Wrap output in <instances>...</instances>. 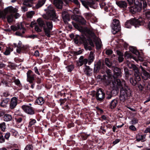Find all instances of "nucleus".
<instances>
[{"instance_id":"obj_1","label":"nucleus","mask_w":150,"mask_h":150,"mask_svg":"<svg viewBox=\"0 0 150 150\" xmlns=\"http://www.w3.org/2000/svg\"><path fill=\"white\" fill-rule=\"evenodd\" d=\"M116 83L118 86H120V100L124 102L131 96V91L130 88L125 85L124 80L121 82L120 79H117L115 81V83Z\"/></svg>"},{"instance_id":"obj_2","label":"nucleus","mask_w":150,"mask_h":150,"mask_svg":"<svg viewBox=\"0 0 150 150\" xmlns=\"http://www.w3.org/2000/svg\"><path fill=\"white\" fill-rule=\"evenodd\" d=\"M18 9L10 6L5 8L1 13V17L5 18L6 17L7 21L8 23L12 22L13 21V16L12 13L17 12Z\"/></svg>"},{"instance_id":"obj_3","label":"nucleus","mask_w":150,"mask_h":150,"mask_svg":"<svg viewBox=\"0 0 150 150\" xmlns=\"http://www.w3.org/2000/svg\"><path fill=\"white\" fill-rule=\"evenodd\" d=\"M45 11L46 13L42 15L44 19L53 20L54 19L57 18L55 10L52 6L49 5L46 9H45Z\"/></svg>"},{"instance_id":"obj_4","label":"nucleus","mask_w":150,"mask_h":150,"mask_svg":"<svg viewBox=\"0 0 150 150\" xmlns=\"http://www.w3.org/2000/svg\"><path fill=\"white\" fill-rule=\"evenodd\" d=\"M106 73L107 75V77L110 79V81L112 80V79L113 78L114 80V82L115 83V81L117 79H116L115 78L120 77L122 76V72L121 69L117 67H115L114 69V75H112L111 70L109 69H108L106 71Z\"/></svg>"},{"instance_id":"obj_5","label":"nucleus","mask_w":150,"mask_h":150,"mask_svg":"<svg viewBox=\"0 0 150 150\" xmlns=\"http://www.w3.org/2000/svg\"><path fill=\"white\" fill-rule=\"evenodd\" d=\"M143 23L142 18H139L137 19L130 20L127 21L125 23L126 28H130L133 25L135 28L138 27Z\"/></svg>"},{"instance_id":"obj_6","label":"nucleus","mask_w":150,"mask_h":150,"mask_svg":"<svg viewBox=\"0 0 150 150\" xmlns=\"http://www.w3.org/2000/svg\"><path fill=\"white\" fill-rule=\"evenodd\" d=\"M111 27L112 33L114 34H116L120 29V26L119 21L117 19H114L111 25Z\"/></svg>"},{"instance_id":"obj_7","label":"nucleus","mask_w":150,"mask_h":150,"mask_svg":"<svg viewBox=\"0 0 150 150\" xmlns=\"http://www.w3.org/2000/svg\"><path fill=\"white\" fill-rule=\"evenodd\" d=\"M99 0H81V2L83 6L87 8H88V6L91 8H95L96 7V2Z\"/></svg>"},{"instance_id":"obj_8","label":"nucleus","mask_w":150,"mask_h":150,"mask_svg":"<svg viewBox=\"0 0 150 150\" xmlns=\"http://www.w3.org/2000/svg\"><path fill=\"white\" fill-rule=\"evenodd\" d=\"M53 25L51 22L47 21L46 22V25L43 28V30L46 36L48 37H50V31L52 29Z\"/></svg>"},{"instance_id":"obj_9","label":"nucleus","mask_w":150,"mask_h":150,"mask_svg":"<svg viewBox=\"0 0 150 150\" xmlns=\"http://www.w3.org/2000/svg\"><path fill=\"white\" fill-rule=\"evenodd\" d=\"M105 93L101 88L97 90L96 94V97L97 100L98 101H102L105 98Z\"/></svg>"},{"instance_id":"obj_10","label":"nucleus","mask_w":150,"mask_h":150,"mask_svg":"<svg viewBox=\"0 0 150 150\" xmlns=\"http://www.w3.org/2000/svg\"><path fill=\"white\" fill-rule=\"evenodd\" d=\"M22 108L23 110L28 114L32 115L35 113V112L33 108L28 105H23Z\"/></svg>"},{"instance_id":"obj_11","label":"nucleus","mask_w":150,"mask_h":150,"mask_svg":"<svg viewBox=\"0 0 150 150\" xmlns=\"http://www.w3.org/2000/svg\"><path fill=\"white\" fill-rule=\"evenodd\" d=\"M84 47L85 49L86 50H91L92 49L91 47L89 46V44L91 46L94 47V45L93 40L90 38L88 39L84 42Z\"/></svg>"},{"instance_id":"obj_12","label":"nucleus","mask_w":150,"mask_h":150,"mask_svg":"<svg viewBox=\"0 0 150 150\" xmlns=\"http://www.w3.org/2000/svg\"><path fill=\"white\" fill-rule=\"evenodd\" d=\"M129 50L135 54L137 56V58L136 57L131 56L129 54H128L126 55V56L128 57H129L130 58H132L136 61H138V59L140 60V59H139V52L136 50L133 47H131L130 48Z\"/></svg>"},{"instance_id":"obj_13","label":"nucleus","mask_w":150,"mask_h":150,"mask_svg":"<svg viewBox=\"0 0 150 150\" xmlns=\"http://www.w3.org/2000/svg\"><path fill=\"white\" fill-rule=\"evenodd\" d=\"M18 99L16 97H13L11 100L9 108L11 109L15 108L17 105Z\"/></svg>"},{"instance_id":"obj_14","label":"nucleus","mask_w":150,"mask_h":150,"mask_svg":"<svg viewBox=\"0 0 150 150\" xmlns=\"http://www.w3.org/2000/svg\"><path fill=\"white\" fill-rule=\"evenodd\" d=\"M62 16L63 21L65 24H68V21L70 20L69 16L68 13L66 11H63L62 13Z\"/></svg>"},{"instance_id":"obj_15","label":"nucleus","mask_w":150,"mask_h":150,"mask_svg":"<svg viewBox=\"0 0 150 150\" xmlns=\"http://www.w3.org/2000/svg\"><path fill=\"white\" fill-rule=\"evenodd\" d=\"M112 90L111 92H110L112 94H113V95L114 96H115L119 92V88H120V86H118L117 83H116L113 82V81L112 82Z\"/></svg>"},{"instance_id":"obj_16","label":"nucleus","mask_w":150,"mask_h":150,"mask_svg":"<svg viewBox=\"0 0 150 150\" xmlns=\"http://www.w3.org/2000/svg\"><path fill=\"white\" fill-rule=\"evenodd\" d=\"M146 135L145 134L142 135L140 134H138L136 136V139L135 141L137 142H139L141 141L142 142H145L146 141Z\"/></svg>"},{"instance_id":"obj_17","label":"nucleus","mask_w":150,"mask_h":150,"mask_svg":"<svg viewBox=\"0 0 150 150\" xmlns=\"http://www.w3.org/2000/svg\"><path fill=\"white\" fill-rule=\"evenodd\" d=\"M142 9L140 7H138L136 5L130 6L129 7V11L133 14L140 11L142 10Z\"/></svg>"},{"instance_id":"obj_18","label":"nucleus","mask_w":150,"mask_h":150,"mask_svg":"<svg viewBox=\"0 0 150 150\" xmlns=\"http://www.w3.org/2000/svg\"><path fill=\"white\" fill-rule=\"evenodd\" d=\"M54 4L58 8L62 9V8L63 2L61 0H54Z\"/></svg>"},{"instance_id":"obj_19","label":"nucleus","mask_w":150,"mask_h":150,"mask_svg":"<svg viewBox=\"0 0 150 150\" xmlns=\"http://www.w3.org/2000/svg\"><path fill=\"white\" fill-rule=\"evenodd\" d=\"M133 70L134 71L135 79L137 81H140L141 79V75L138 68L136 67Z\"/></svg>"},{"instance_id":"obj_20","label":"nucleus","mask_w":150,"mask_h":150,"mask_svg":"<svg viewBox=\"0 0 150 150\" xmlns=\"http://www.w3.org/2000/svg\"><path fill=\"white\" fill-rule=\"evenodd\" d=\"M117 5L120 8H125L127 6V4L125 1H121L116 2Z\"/></svg>"},{"instance_id":"obj_21","label":"nucleus","mask_w":150,"mask_h":150,"mask_svg":"<svg viewBox=\"0 0 150 150\" xmlns=\"http://www.w3.org/2000/svg\"><path fill=\"white\" fill-rule=\"evenodd\" d=\"M101 65V62L100 60L98 62L94 64V72L95 73L98 72L100 70Z\"/></svg>"},{"instance_id":"obj_22","label":"nucleus","mask_w":150,"mask_h":150,"mask_svg":"<svg viewBox=\"0 0 150 150\" xmlns=\"http://www.w3.org/2000/svg\"><path fill=\"white\" fill-rule=\"evenodd\" d=\"M118 101L117 99H115L112 100L110 103V107L111 109L115 108L118 104Z\"/></svg>"},{"instance_id":"obj_23","label":"nucleus","mask_w":150,"mask_h":150,"mask_svg":"<svg viewBox=\"0 0 150 150\" xmlns=\"http://www.w3.org/2000/svg\"><path fill=\"white\" fill-rule=\"evenodd\" d=\"M94 56L95 55L93 53L92 51L91 52L88 57V64L89 65H90L93 62L94 59Z\"/></svg>"},{"instance_id":"obj_24","label":"nucleus","mask_w":150,"mask_h":150,"mask_svg":"<svg viewBox=\"0 0 150 150\" xmlns=\"http://www.w3.org/2000/svg\"><path fill=\"white\" fill-rule=\"evenodd\" d=\"M34 0H23V4L28 7H31L32 6L33 1Z\"/></svg>"},{"instance_id":"obj_25","label":"nucleus","mask_w":150,"mask_h":150,"mask_svg":"<svg viewBox=\"0 0 150 150\" xmlns=\"http://www.w3.org/2000/svg\"><path fill=\"white\" fill-rule=\"evenodd\" d=\"M10 99L8 98H6L2 100L0 103L1 106L3 107H6L9 102Z\"/></svg>"},{"instance_id":"obj_26","label":"nucleus","mask_w":150,"mask_h":150,"mask_svg":"<svg viewBox=\"0 0 150 150\" xmlns=\"http://www.w3.org/2000/svg\"><path fill=\"white\" fill-rule=\"evenodd\" d=\"M46 0H39L36 5L35 7L38 8L42 7L45 3Z\"/></svg>"},{"instance_id":"obj_27","label":"nucleus","mask_w":150,"mask_h":150,"mask_svg":"<svg viewBox=\"0 0 150 150\" xmlns=\"http://www.w3.org/2000/svg\"><path fill=\"white\" fill-rule=\"evenodd\" d=\"M143 76H142V78L145 80H147L150 77V75L149 73L145 70L142 72Z\"/></svg>"},{"instance_id":"obj_28","label":"nucleus","mask_w":150,"mask_h":150,"mask_svg":"<svg viewBox=\"0 0 150 150\" xmlns=\"http://www.w3.org/2000/svg\"><path fill=\"white\" fill-rule=\"evenodd\" d=\"M23 45H22V43L21 41H19L18 43L17 46V48L16 49L17 52L19 53H20L21 52V51L23 49Z\"/></svg>"},{"instance_id":"obj_29","label":"nucleus","mask_w":150,"mask_h":150,"mask_svg":"<svg viewBox=\"0 0 150 150\" xmlns=\"http://www.w3.org/2000/svg\"><path fill=\"white\" fill-rule=\"evenodd\" d=\"M92 71V69L89 66H87L84 70V73L86 75L90 76L91 73Z\"/></svg>"},{"instance_id":"obj_30","label":"nucleus","mask_w":150,"mask_h":150,"mask_svg":"<svg viewBox=\"0 0 150 150\" xmlns=\"http://www.w3.org/2000/svg\"><path fill=\"white\" fill-rule=\"evenodd\" d=\"M45 102V100L44 98L42 97L38 98L36 100L35 103L38 104L42 105Z\"/></svg>"},{"instance_id":"obj_31","label":"nucleus","mask_w":150,"mask_h":150,"mask_svg":"<svg viewBox=\"0 0 150 150\" xmlns=\"http://www.w3.org/2000/svg\"><path fill=\"white\" fill-rule=\"evenodd\" d=\"M37 21L38 25L41 27H43L45 25V23L41 18H38L37 20Z\"/></svg>"},{"instance_id":"obj_32","label":"nucleus","mask_w":150,"mask_h":150,"mask_svg":"<svg viewBox=\"0 0 150 150\" xmlns=\"http://www.w3.org/2000/svg\"><path fill=\"white\" fill-rule=\"evenodd\" d=\"M4 120L6 121H9L11 120L12 117L11 115L8 114H5L3 117Z\"/></svg>"},{"instance_id":"obj_33","label":"nucleus","mask_w":150,"mask_h":150,"mask_svg":"<svg viewBox=\"0 0 150 150\" xmlns=\"http://www.w3.org/2000/svg\"><path fill=\"white\" fill-rule=\"evenodd\" d=\"M134 3L135 5L138 7L142 8V1L141 0H134Z\"/></svg>"},{"instance_id":"obj_34","label":"nucleus","mask_w":150,"mask_h":150,"mask_svg":"<svg viewBox=\"0 0 150 150\" xmlns=\"http://www.w3.org/2000/svg\"><path fill=\"white\" fill-rule=\"evenodd\" d=\"M105 63L106 65L109 67L112 66V61L108 58H106L105 59Z\"/></svg>"},{"instance_id":"obj_35","label":"nucleus","mask_w":150,"mask_h":150,"mask_svg":"<svg viewBox=\"0 0 150 150\" xmlns=\"http://www.w3.org/2000/svg\"><path fill=\"white\" fill-rule=\"evenodd\" d=\"M118 55V60L119 62H121L123 60L124 58L123 57V54L120 52H117Z\"/></svg>"},{"instance_id":"obj_36","label":"nucleus","mask_w":150,"mask_h":150,"mask_svg":"<svg viewBox=\"0 0 150 150\" xmlns=\"http://www.w3.org/2000/svg\"><path fill=\"white\" fill-rule=\"evenodd\" d=\"M100 5L101 8H104L105 11H107L108 9V5L105 2H102L100 3Z\"/></svg>"},{"instance_id":"obj_37","label":"nucleus","mask_w":150,"mask_h":150,"mask_svg":"<svg viewBox=\"0 0 150 150\" xmlns=\"http://www.w3.org/2000/svg\"><path fill=\"white\" fill-rule=\"evenodd\" d=\"M13 50V48L8 47L7 48L5 52L4 53L5 55H9L11 52H12Z\"/></svg>"},{"instance_id":"obj_38","label":"nucleus","mask_w":150,"mask_h":150,"mask_svg":"<svg viewBox=\"0 0 150 150\" xmlns=\"http://www.w3.org/2000/svg\"><path fill=\"white\" fill-rule=\"evenodd\" d=\"M86 32L89 35L93 36L94 35V33L93 30L91 29H89L88 28H86L85 29Z\"/></svg>"},{"instance_id":"obj_39","label":"nucleus","mask_w":150,"mask_h":150,"mask_svg":"<svg viewBox=\"0 0 150 150\" xmlns=\"http://www.w3.org/2000/svg\"><path fill=\"white\" fill-rule=\"evenodd\" d=\"M127 65L129 68L132 69L133 70L136 67L135 65L129 62H127Z\"/></svg>"},{"instance_id":"obj_40","label":"nucleus","mask_w":150,"mask_h":150,"mask_svg":"<svg viewBox=\"0 0 150 150\" xmlns=\"http://www.w3.org/2000/svg\"><path fill=\"white\" fill-rule=\"evenodd\" d=\"M36 122V121L35 119H30V121L29 122L28 127H31L33 125H34Z\"/></svg>"},{"instance_id":"obj_41","label":"nucleus","mask_w":150,"mask_h":150,"mask_svg":"<svg viewBox=\"0 0 150 150\" xmlns=\"http://www.w3.org/2000/svg\"><path fill=\"white\" fill-rule=\"evenodd\" d=\"M78 22L81 23L82 25L85 24L86 23V21L84 18L81 16H80Z\"/></svg>"},{"instance_id":"obj_42","label":"nucleus","mask_w":150,"mask_h":150,"mask_svg":"<svg viewBox=\"0 0 150 150\" xmlns=\"http://www.w3.org/2000/svg\"><path fill=\"white\" fill-rule=\"evenodd\" d=\"M124 70L125 74L126 79H127L130 74H129V70L127 68H125L124 69Z\"/></svg>"},{"instance_id":"obj_43","label":"nucleus","mask_w":150,"mask_h":150,"mask_svg":"<svg viewBox=\"0 0 150 150\" xmlns=\"http://www.w3.org/2000/svg\"><path fill=\"white\" fill-rule=\"evenodd\" d=\"M130 83L133 86H135L137 83V81H137L135 78V80H134L133 78H131L129 80Z\"/></svg>"},{"instance_id":"obj_44","label":"nucleus","mask_w":150,"mask_h":150,"mask_svg":"<svg viewBox=\"0 0 150 150\" xmlns=\"http://www.w3.org/2000/svg\"><path fill=\"white\" fill-rule=\"evenodd\" d=\"M35 13L34 11H29L27 13V16L28 18H31Z\"/></svg>"},{"instance_id":"obj_45","label":"nucleus","mask_w":150,"mask_h":150,"mask_svg":"<svg viewBox=\"0 0 150 150\" xmlns=\"http://www.w3.org/2000/svg\"><path fill=\"white\" fill-rule=\"evenodd\" d=\"M2 83L3 84V85L7 87H11V84L10 83H8L6 81L4 80H3L2 81Z\"/></svg>"},{"instance_id":"obj_46","label":"nucleus","mask_w":150,"mask_h":150,"mask_svg":"<svg viewBox=\"0 0 150 150\" xmlns=\"http://www.w3.org/2000/svg\"><path fill=\"white\" fill-rule=\"evenodd\" d=\"M79 17L80 16L76 15H72L71 16L72 19L77 21L79 20Z\"/></svg>"},{"instance_id":"obj_47","label":"nucleus","mask_w":150,"mask_h":150,"mask_svg":"<svg viewBox=\"0 0 150 150\" xmlns=\"http://www.w3.org/2000/svg\"><path fill=\"white\" fill-rule=\"evenodd\" d=\"M142 84L144 85V86H145L146 85V88L147 89L149 90L150 89V83H149L147 82H145L144 81L142 83Z\"/></svg>"},{"instance_id":"obj_48","label":"nucleus","mask_w":150,"mask_h":150,"mask_svg":"<svg viewBox=\"0 0 150 150\" xmlns=\"http://www.w3.org/2000/svg\"><path fill=\"white\" fill-rule=\"evenodd\" d=\"M34 80V75L29 77L27 78V80L30 83H33V81Z\"/></svg>"},{"instance_id":"obj_49","label":"nucleus","mask_w":150,"mask_h":150,"mask_svg":"<svg viewBox=\"0 0 150 150\" xmlns=\"http://www.w3.org/2000/svg\"><path fill=\"white\" fill-rule=\"evenodd\" d=\"M67 71L69 72H71L74 69V67L72 65H69L66 67Z\"/></svg>"},{"instance_id":"obj_50","label":"nucleus","mask_w":150,"mask_h":150,"mask_svg":"<svg viewBox=\"0 0 150 150\" xmlns=\"http://www.w3.org/2000/svg\"><path fill=\"white\" fill-rule=\"evenodd\" d=\"M10 132H11L12 135L14 136H16L18 133L17 131L13 129H11Z\"/></svg>"},{"instance_id":"obj_51","label":"nucleus","mask_w":150,"mask_h":150,"mask_svg":"<svg viewBox=\"0 0 150 150\" xmlns=\"http://www.w3.org/2000/svg\"><path fill=\"white\" fill-rule=\"evenodd\" d=\"M5 139L2 133H0V143H1L5 142Z\"/></svg>"},{"instance_id":"obj_52","label":"nucleus","mask_w":150,"mask_h":150,"mask_svg":"<svg viewBox=\"0 0 150 150\" xmlns=\"http://www.w3.org/2000/svg\"><path fill=\"white\" fill-rule=\"evenodd\" d=\"M106 99L109 100L112 97V94L110 92H107V93Z\"/></svg>"},{"instance_id":"obj_53","label":"nucleus","mask_w":150,"mask_h":150,"mask_svg":"<svg viewBox=\"0 0 150 150\" xmlns=\"http://www.w3.org/2000/svg\"><path fill=\"white\" fill-rule=\"evenodd\" d=\"M16 25L17 26L18 29H24V26H23V24L22 23H20L17 24H16Z\"/></svg>"},{"instance_id":"obj_54","label":"nucleus","mask_w":150,"mask_h":150,"mask_svg":"<svg viewBox=\"0 0 150 150\" xmlns=\"http://www.w3.org/2000/svg\"><path fill=\"white\" fill-rule=\"evenodd\" d=\"M137 87L140 91H142L144 88V86L140 83H137Z\"/></svg>"},{"instance_id":"obj_55","label":"nucleus","mask_w":150,"mask_h":150,"mask_svg":"<svg viewBox=\"0 0 150 150\" xmlns=\"http://www.w3.org/2000/svg\"><path fill=\"white\" fill-rule=\"evenodd\" d=\"M14 82L16 85L18 86H20L21 85L20 80L18 79L15 80Z\"/></svg>"},{"instance_id":"obj_56","label":"nucleus","mask_w":150,"mask_h":150,"mask_svg":"<svg viewBox=\"0 0 150 150\" xmlns=\"http://www.w3.org/2000/svg\"><path fill=\"white\" fill-rule=\"evenodd\" d=\"M27 78L32 76L33 75L32 71L30 70L28 71L27 73Z\"/></svg>"},{"instance_id":"obj_57","label":"nucleus","mask_w":150,"mask_h":150,"mask_svg":"<svg viewBox=\"0 0 150 150\" xmlns=\"http://www.w3.org/2000/svg\"><path fill=\"white\" fill-rule=\"evenodd\" d=\"M12 13L13 14V17H14L16 19L18 18L20 16V14L18 13H17V12Z\"/></svg>"},{"instance_id":"obj_58","label":"nucleus","mask_w":150,"mask_h":150,"mask_svg":"<svg viewBox=\"0 0 150 150\" xmlns=\"http://www.w3.org/2000/svg\"><path fill=\"white\" fill-rule=\"evenodd\" d=\"M24 150H33L32 146L30 145H27L25 148Z\"/></svg>"},{"instance_id":"obj_59","label":"nucleus","mask_w":150,"mask_h":150,"mask_svg":"<svg viewBox=\"0 0 150 150\" xmlns=\"http://www.w3.org/2000/svg\"><path fill=\"white\" fill-rule=\"evenodd\" d=\"M112 52V51L111 50L108 49L105 50V53L108 55L111 54Z\"/></svg>"},{"instance_id":"obj_60","label":"nucleus","mask_w":150,"mask_h":150,"mask_svg":"<svg viewBox=\"0 0 150 150\" xmlns=\"http://www.w3.org/2000/svg\"><path fill=\"white\" fill-rule=\"evenodd\" d=\"M145 16L148 18H150V11H147L145 13Z\"/></svg>"},{"instance_id":"obj_61","label":"nucleus","mask_w":150,"mask_h":150,"mask_svg":"<svg viewBox=\"0 0 150 150\" xmlns=\"http://www.w3.org/2000/svg\"><path fill=\"white\" fill-rule=\"evenodd\" d=\"M132 124L133 125H135L138 122L137 120L135 118H133L132 120Z\"/></svg>"},{"instance_id":"obj_62","label":"nucleus","mask_w":150,"mask_h":150,"mask_svg":"<svg viewBox=\"0 0 150 150\" xmlns=\"http://www.w3.org/2000/svg\"><path fill=\"white\" fill-rule=\"evenodd\" d=\"M35 29L36 31L38 32H40L42 31L41 29H40L37 25L35 26Z\"/></svg>"},{"instance_id":"obj_63","label":"nucleus","mask_w":150,"mask_h":150,"mask_svg":"<svg viewBox=\"0 0 150 150\" xmlns=\"http://www.w3.org/2000/svg\"><path fill=\"white\" fill-rule=\"evenodd\" d=\"M11 29L12 30H13V31H16L17 30H18L17 26V25H16L15 26H14L13 25H11Z\"/></svg>"},{"instance_id":"obj_64","label":"nucleus","mask_w":150,"mask_h":150,"mask_svg":"<svg viewBox=\"0 0 150 150\" xmlns=\"http://www.w3.org/2000/svg\"><path fill=\"white\" fill-rule=\"evenodd\" d=\"M96 46L97 48L100 49L101 48V45L99 42H96Z\"/></svg>"}]
</instances>
